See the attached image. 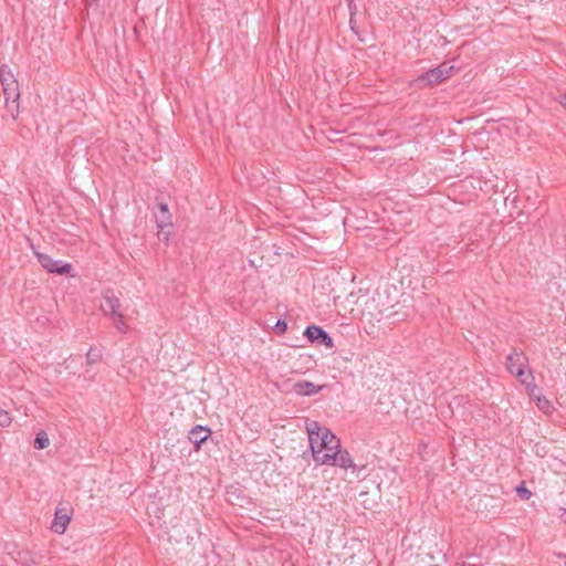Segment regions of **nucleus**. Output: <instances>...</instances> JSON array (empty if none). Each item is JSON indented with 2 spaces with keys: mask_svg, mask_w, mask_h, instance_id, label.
<instances>
[{
  "mask_svg": "<svg viewBox=\"0 0 566 566\" xmlns=\"http://www.w3.org/2000/svg\"><path fill=\"white\" fill-rule=\"evenodd\" d=\"M158 213H155L158 238L167 242L169 240V232L166 229L172 227L171 214L166 203H158Z\"/></svg>",
  "mask_w": 566,
  "mask_h": 566,
  "instance_id": "5",
  "label": "nucleus"
},
{
  "mask_svg": "<svg viewBox=\"0 0 566 566\" xmlns=\"http://www.w3.org/2000/svg\"><path fill=\"white\" fill-rule=\"evenodd\" d=\"M101 310L104 315L111 317L115 325V328L120 333H127L129 331L128 325L124 321V315L120 311V302L117 296L111 293H105L103 295V302L101 304Z\"/></svg>",
  "mask_w": 566,
  "mask_h": 566,
  "instance_id": "3",
  "label": "nucleus"
},
{
  "mask_svg": "<svg viewBox=\"0 0 566 566\" xmlns=\"http://www.w3.org/2000/svg\"><path fill=\"white\" fill-rule=\"evenodd\" d=\"M559 103H560L562 106H564L566 108V95H562L560 96Z\"/></svg>",
  "mask_w": 566,
  "mask_h": 566,
  "instance_id": "21",
  "label": "nucleus"
},
{
  "mask_svg": "<svg viewBox=\"0 0 566 566\" xmlns=\"http://www.w3.org/2000/svg\"><path fill=\"white\" fill-rule=\"evenodd\" d=\"M11 417L9 415L8 411H6L4 409L0 408V427L4 428V427H9L11 424Z\"/></svg>",
  "mask_w": 566,
  "mask_h": 566,
  "instance_id": "17",
  "label": "nucleus"
},
{
  "mask_svg": "<svg viewBox=\"0 0 566 566\" xmlns=\"http://www.w3.org/2000/svg\"><path fill=\"white\" fill-rule=\"evenodd\" d=\"M322 465L339 467L342 469H355L356 465L352 460V457L347 450H343L342 446L337 448L333 453H324Z\"/></svg>",
  "mask_w": 566,
  "mask_h": 566,
  "instance_id": "4",
  "label": "nucleus"
},
{
  "mask_svg": "<svg viewBox=\"0 0 566 566\" xmlns=\"http://www.w3.org/2000/svg\"><path fill=\"white\" fill-rule=\"evenodd\" d=\"M453 66H448L446 63L439 65L437 69L426 72L421 80L429 85L438 84L451 75Z\"/></svg>",
  "mask_w": 566,
  "mask_h": 566,
  "instance_id": "9",
  "label": "nucleus"
},
{
  "mask_svg": "<svg viewBox=\"0 0 566 566\" xmlns=\"http://www.w3.org/2000/svg\"><path fill=\"white\" fill-rule=\"evenodd\" d=\"M536 405L541 410L548 411L551 408V402L546 398H537Z\"/></svg>",
  "mask_w": 566,
  "mask_h": 566,
  "instance_id": "18",
  "label": "nucleus"
},
{
  "mask_svg": "<svg viewBox=\"0 0 566 566\" xmlns=\"http://www.w3.org/2000/svg\"><path fill=\"white\" fill-rule=\"evenodd\" d=\"M461 566H468L465 563H463Z\"/></svg>",
  "mask_w": 566,
  "mask_h": 566,
  "instance_id": "24",
  "label": "nucleus"
},
{
  "mask_svg": "<svg viewBox=\"0 0 566 566\" xmlns=\"http://www.w3.org/2000/svg\"><path fill=\"white\" fill-rule=\"evenodd\" d=\"M528 359L523 352L513 350L506 357V368L507 370L515 375L522 385L530 388H536L534 384V376L532 373L525 374L524 368L527 366Z\"/></svg>",
  "mask_w": 566,
  "mask_h": 566,
  "instance_id": "2",
  "label": "nucleus"
},
{
  "mask_svg": "<svg viewBox=\"0 0 566 566\" xmlns=\"http://www.w3.org/2000/svg\"><path fill=\"white\" fill-rule=\"evenodd\" d=\"M304 335L311 343H317L325 345L327 348L334 347V340L322 327L316 325L307 326L304 331Z\"/></svg>",
  "mask_w": 566,
  "mask_h": 566,
  "instance_id": "8",
  "label": "nucleus"
},
{
  "mask_svg": "<svg viewBox=\"0 0 566 566\" xmlns=\"http://www.w3.org/2000/svg\"><path fill=\"white\" fill-rule=\"evenodd\" d=\"M49 444H50V440H49L46 432L40 431L34 439V448L42 450V449L48 448Z\"/></svg>",
  "mask_w": 566,
  "mask_h": 566,
  "instance_id": "14",
  "label": "nucleus"
},
{
  "mask_svg": "<svg viewBox=\"0 0 566 566\" xmlns=\"http://www.w3.org/2000/svg\"><path fill=\"white\" fill-rule=\"evenodd\" d=\"M355 1L356 0H347L348 9L350 12V21H349L350 23H353V15L356 13V10H357Z\"/></svg>",
  "mask_w": 566,
  "mask_h": 566,
  "instance_id": "20",
  "label": "nucleus"
},
{
  "mask_svg": "<svg viewBox=\"0 0 566 566\" xmlns=\"http://www.w3.org/2000/svg\"><path fill=\"white\" fill-rule=\"evenodd\" d=\"M34 254L42 268L48 270L50 273L67 274L72 269L70 263L63 262L61 260L55 261L44 253L34 251Z\"/></svg>",
  "mask_w": 566,
  "mask_h": 566,
  "instance_id": "6",
  "label": "nucleus"
},
{
  "mask_svg": "<svg viewBox=\"0 0 566 566\" xmlns=\"http://www.w3.org/2000/svg\"><path fill=\"white\" fill-rule=\"evenodd\" d=\"M557 556H558V557L566 558V554H563V553H559Z\"/></svg>",
  "mask_w": 566,
  "mask_h": 566,
  "instance_id": "23",
  "label": "nucleus"
},
{
  "mask_svg": "<svg viewBox=\"0 0 566 566\" xmlns=\"http://www.w3.org/2000/svg\"><path fill=\"white\" fill-rule=\"evenodd\" d=\"M0 82L2 86H8L18 83L13 73L7 65L0 66Z\"/></svg>",
  "mask_w": 566,
  "mask_h": 566,
  "instance_id": "13",
  "label": "nucleus"
},
{
  "mask_svg": "<svg viewBox=\"0 0 566 566\" xmlns=\"http://www.w3.org/2000/svg\"><path fill=\"white\" fill-rule=\"evenodd\" d=\"M102 358V353L98 348L91 347L86 353V363L87 364H96Z\"/></svg>",
  "mask_w": 566,
  "mask_h": 566,
  "instance_id": "15",
  "label": "nucleus"
},
{
  "mask_svg": "<svg viewBox=\"0 0 566 566\" xmlns=\"http://www.w3.org/2000/svg\"><path fill=\"white\" fill-rule=\"evenodd\" d=\"M515 492L522 500H528L532 496V492L525 486L524 482L515 488Z\"/></svg>",
  "mask_w": 566,
  "mask_h": 566,
  "instance_id": "16",
  "label": "nucleus"
},
{
  "mask_svg": "<svg viewBox=\"0 0 566 566\" xmlns=\"http://www.w3.org/2000/svg\"><path fill=\"white\" fill-rule=\"evenodd\" d=\"M287 328V324L282 321V319H279L276 322V324L274 325V329L279 333V334H283Z\"/></svg>",
  "mask_w": 566,
  "mask_h": 566,
  "instance_id": "19",
  "label": "nucleus"
},
{
  "mask_svg": "<svg viewBox=\"0 0 566 566\" xmlns=\"http://www.w3.org/2000/svg\"><path fill=\"white\" fill-rule=\"evenodd\" d=\"M562 518H563L564 523H566V510H564V512L562 514Z\"/></svg>",
  "mask_w": 566,
  "mask_h": 566,
  "instance_id": "22",
  "label": "nucleus"
},
{
  "mask_svg": "<svg viewBox=\"0 0 566 566\" xmlns=\"http://www.w3.org/2000/svg\"><path fill=\"white\" fill-rule=\"evenodd\" d=\"M305 428L308 434V441L313 459L317 464H322L324 453H333L340 447L339 439L326 427H322L315 420H307Z\"/></svg>",
  "mask_w": 566,
  "mask_h": 566,
  "instance_id": "1",
  "label": "nucleus"
},
{
  "mask_svg": "<svg viewBox=\"0 0 566 566\" xmlns=\"http://www.w3.org/2000/svg\"><path fill=\"white\" fill-rule=\"evenodd\" d=\"M70 523V516L66 513H62V511L57 510L55 512V517L52 523V531L57 534H63Z\"/></svg>",
  "mask_w": 566,
  "mask_h": 566,
  "instance_id": "11",
  "label": "nucleus"
},
{
  "mask_svg": "<svg viewBox=\"0 0 566 566\" xmlns=\"http://www.w3.org/2000/svg\"><path fill=\"white\" fill-rule=\"evenodd\" d=\"M211 431L207 427L197 426L189 432V440L199 447L203 441L207 440Z\"/></svg>",
  "mask_w": 566,
  "mask_h": 566,
  "instance_id": "12",
  "label": "nucleus"
},
{
  "mask_svg": "<svg viewBox=\"0 0 566 566\" xmlns=\"http://www.w3.org/2000/svg\"><path fill=\"white\" fill-rule=\"evenodd\" d=\"M323 386H318L308 380H298L293 384L292 391L298 396H314L322 390Z\"/></svg>",
  "mask_w": 566,
  "mask_h": 566,
  "instance_id": "10",
  "label": "nucleus"
},
{
  "mask_svg": "<svg viewBox=\"0 0 566 566\" xmlns=\"http://www.w3.org/2000/svg\"><path fill=\"white\" fill-rule=\"evenodd\" d=\"M3 88V95H4V102H6V108L8 113L11 115L13 119H17L19 114V98H20V91H19V84L14 83L12 85L2 86Z\"/></svg>",
  "mask_w": 566,
  "mask_h": 566,
  "instance_id": "7",
  "label": "nucleus"
}]
</instances>
